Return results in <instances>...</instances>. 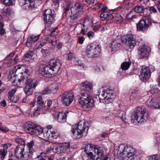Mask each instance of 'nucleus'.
I'll return each instance as SVG.
<instances>
[{
    "instance_id": "nucleus-1",
    "label": "nucleus",
    "mask_w": 160,
    "mask_h": 160,
    "mask_svg": "<svg viewBox=\"0 0 160 160\" xmlns=\"http://www.w3.org/2000/svg\"><path fill=\"white\" fill-rule=\"evenodd\" d=\"M89 127L86 124L85 121L82 120L76 125L72 126L71 135L74 139H78L82 136H86L88 132Z\"/></svg>"
},
{
    "instance_id": "nucleus-2",
    "label": "nucleus",
    "mask_w": 160,
    "mask_h": 160,
    "mask_svg": "<svg viewBox=\"0 0 160 160\" xmlns=\"http://www.w3.org/2000/svg\"><path fill=\"white\" fill-rule=\"evenodd\" d=\"M149 117L148 112L144 107H139L134 111L131 118V122L136 125L146 121Z\"/></svg>"
},
{
    "instance_id": "nucleus-3",
    "label": "nucleus",
    "mask_w": 160,
    "mask_h": 160,
    "mask_svg": "<svg viewBox=\"0 0 160 160\" xmlns=\"http://www.w3.org/2000/svg\"><path fill=\"white\" fill-rule=\"evenodd\" d=\"M118 151L122 156H125L122 158V160H134L136 157L135 150L131 146L121 144L118 147Z\"/></svg>"
},
{
    "instance_id": "nucleus-4",
    "label": "nucleus",
    "mask_w": 160,
    "mask_h": 160,
    "mask_svg": "<svg viewBox=\"0 0 160 160\" xmlns=\"http://www.w3.org/2000/svg\"><path fill=\"white\" fill-rule=\"evenodd\" d=\"M79 102L83 109L86 111L90 110L94 106L93 100L91 96L87 93L80 95Z\"/></svg>"
},
{
    "instance_id": "nucleus-5",
    "label": "nucleus",
    "mask_w": 160,
    "mask_h": 160,
    "mask_svg": "<svg viewBox=\"0 0 160 160\" xmlns=\"http://www.w3.org/2000/svg\"><path fill=\"white\" fill-rule=\"evenodd\" d=\"M101 51V47L100 45L92 43L87 46L86 54L89 58H95L99 56Z\"/></svg>"
},
{
    "instance_id": "nucleus-6",
    "label": "nucleus",
    "mask_w": 160,
    "mask_h": 160,
    "mask_svg": "<svg viewBox=\"0 0 160 160\" xmlns=\"http://www.w3.org/2000/svg\"><path fill=\"white\" fill-rule=\"evenodd\" d=\"M14 151L15 156L19 159H27L32 155L31 152L27 149H25L24 145H18L15 148Z\"/></svg>"
},
{
    "instance_id": "nucleus-7",
    "label": "nucleus",
    "mask_w": 160,
    "mask_h": 160,
    "mask_svg": "<svg viewBox=\"0 0 160 160\" xmlns=\"http://www.w3.org/2000/svg\"><path fill=\"white\" fill-rule=\"evenodd\" d=\"M102 98H100L99 99L102 100V102L105 104H108L112 102L114 99L113 91L108 89L102 94Z\"/></svg>"
},
{
    "instance_id": "nucleus-8",
    "label": "nucleus",
    "mask_w": 160,
    "mask_h": 160,
    "mask_svg": "<svg viewBox=\"0 0 160 160\" xmlns=\"http://www.w3.org/2000/svg\"><path fill=\"white\" fill-rule=\"evenodd\" d=\"M152 22L147 18L144 17L137 24V28L138 31H144L151 25Z\"/></svg>"
},
{
    "instance_id": "nucleus-9",
    "label": "nucleus",
    "mask_w": 160,
    "mask_h": 160,
    "mask_svg": "<svg viewBox=\"0 0 160 160\" xmlns=\"http://www.w3.org/2000/svg\"><path fill=\"white\" fill-rule=\"evenodd\" d=\"M62 61L58 59H52L49 62L48 66L51 71L58 72L62 66Z\"/></svg>"
},
{
    "instance_id": "nucleus-10",
    "label": "nucleus",
    "mask_w": 160,
    "mask_h": 160,
    "mask_svg": "<svg viewBox=\"0 0 160 160\" xmlns=\"http://www.w3.org/2000/svg\"><path fill=\"white\" fill-rule=\"evenodd\" d=\"M122 40L124 42H128L127 46L131 50L136 45L135 40L133 35L131 34H128L126 36H123L122 38Z\"/></svg>"
},
{
    "instance_id": "nucleus-11",
    "label": "nucleus",
    "mask_w": 160,
    "mask_h": 160,
    "mask_svg": "<svg viewBox=\"0 0 160 160\" xmlns=\"http://www.w3.org/2000/svg\"><path fill=\"white\" fill-rule=\"evenodd\" d=\"M94 152L97 155L96 157L95 155H93L91 158V160H102L104 157V152L102 148L98 146H94Z\"/></svg>"
},
{
    "instance_id": "nucleus-12",
    "label": "nucleus",
    "mask_w": 160,
    "mask_h": 160,
    "mask_svg": "<svg viewBox=\"0 0 160 160\" xmlns=\"http://www.w3.org/2000/svg\"><path fill=\"white\" fill-rule=\"evenodd\" d=\"M150 67L142 66L140 71L139 78L142 81L148 80L150 76Z\"/></svg>"
},
{
    "instance_id": "nucleus-13",
    "label": "nucleus",
    "mask_w": 160,
    "mask_h": 160,
    "mask_svg": "<svg viewBox=\"0 0 160 160\" xmlns=\"http://www.w3.org/2000/svg\"><path fill=\"white\" fill-rule=\"evenodd\" d=\"M54 11H44L43 12L44 20L46 23H51L54 21Z\"/></svg>"
},
{
    "instance_id": "nucleus-14",
    "label": "nucleus",
    "mask_w": 160,
    "mask_h": 160,
    "mask_svg": "<svg viewBox=\"0 0 160 160\" xmlns=\"http://www.w3.org/2000/svg\"><path fill=\"white\" fill-rule=\"evenodd\" d=\"M45 137L52 140L60 137V134L58 131L55 129L48 130L46 132L43 134Z\"/></svg>"
},
{
    "instance_id": "nucleus-15",
    "label": "nucleus",
    "mask_w": 160,
    "mask_h": 160,
    "mask_svg": "<svg viewBox=\"0 0 160 160\" xmlns=\"http://www.w3.org/2000/svg\"><path fill=\"white\" fill-rule=\"evenodd\" d=\"M48 66L44 64H41L38 70L39 73L42 76H45L46 77H50L52 75L51 70L49 69Z\"/></svg>"
},
{
    "instance_id": "nucleus-16",
    "label": "nucleus",
    "mask_w": 160,
    "mask_h": 160,
    "mask_svg": "<svg viewBox=\"0 0 160 160\" xmlns=\"http://www.w3.org/2000/svg\"><path fill=\"white\" fill-rule=\"evenodd\" d=\"M74 99V95L73 93L71 92L64 94L62 97L63 103L67 106L69 105Z\"/></svg>"
},
{
    "instance_id": "nucleus-17",
    "label": "nucleus",
    "mask_w": 160,
    "mask_h": 160,
    "mask_svg": "<svg viewBox=\"0 0 160 160\" xmlns=\"http://www.w3.org/2000/svg\"><path fill=\"white\" fill-rule=\"evenodd\" d=\"M139 48L138 53L140 58H144L148 56L151 50L149 47L144 45L141 46Z\"/></svg>"
},
{
    "instance_id": "nucleus-18",
    "label": "nucleus",
    "mask_w": 160,
    "mask_h": 160,
    "mask_svg": "<svg viewBox=\"0 0 160 160\" xmlns=\"http://www.w3.org/2000/svg\"><path fill=\"white\" fill-rule=\"evenodd\" d=\"M35 125L36 124L32 122H27L24 125V130L27 133L33 135V133L35 132L34 129L36 127Z\"/></svg>"
},
{
    "instance_id": "nucleus-19",
    "label": "nucleus",
    "mask_w": 160,
    "mask_h": 160,
    "mask_svg": "<svg viewBox=\"0 0 160 160\" xmlns=\"http://www.w3.org/2000/svg\"><path fill=\"white\" fill-rule=\"evenodd\" d=\"M120 44L119 41L118 40H114L111 43V45L108 49L109 52L113 53L118 50L120 46Z\"/></svg>"
},
{
    "instance_id": "nucleus-20",
    "label": "nucleus",
    "mask_w": 160,
    "mask_h": 160,
    "mask_svg": "<svg viewBox=\"0 0 160 160\" xmlns=\"http://www.w3.org/2000/svg\"><path fill=\"white\" fill-rule=\"evenodd\" d=\"M67 114L66 113H58L55 115V118L58 121L61 123L66 122L67 119Z\"/></svg>"
},
{
    "instance_id": "nucleus-21",
    "label": "nucleus",
    "mask_w": 160,
    "mask_h": 160,
    "mask_svg": "<svg viewBox=\"0 0 160 160\" xmlns=\"http://www.w3.org/2000/svg\"><path fill=\"white\" fill-rule=\"evenodd\" d=\"M94 146H95V145L91 144H86L84 149V151L88 156L90 157L91 159V158L92 157L93 155V153L91 151H94Z\"/></svg>"
},
{
    "instance_id": "nucleus-22",
    "label": "nucleus",
    "mask_w": 160,
    "mask_h": 160,
    "mask_svg": "<svg viewBox=\"0 0 160 160\" xmlns=\"http://www.w3.org/2000/svg\"><path fill=\"white\" fill-rule=\"evenodd\" d=\"M131 94L130 98L131 100L134 101L140 98L141 95L138 89H134L131 92Z\"/></svg>"
},
{
    "instance_id": "nucleus-23",
    "label": "nucleus",
    "mask_w": 160,
    "mask_h": 160,
    "mask_svg": "<svg viewBox=\"0 0 160 160\" xmlns=\"http://www.w3.org/2000/svg\"><path fill=\"white\" fill-rule=\"evenodd\" d=\"M40 41L42 43L45 45L48 42L49 43H51L53 46H55L57 43V40L55 38L52 39L48 37H46L44 38H42Z\"/></svg>"
},
{
    "instance_id": "nucleus-24",
    "label": "nucleus",
    "mask_w": 160,
    "mask_h": 160,
    "mask_svg": "<svg viewBox=\"0 0 160 160\" xmlns=\"http://www.w3.org/2000/svg\"><path fill=\"white\" fill-rule=\"evenodd\" d=\"M39 36L40 35L37 36L31 35L29 36L27 40V45L28 46V45L30 46V44L36 42L39 38Z\"/></svg>"
},
{
    "instance_id": "nucleus-25",
    "label": "nucleus",
    "mask_w": 160,
    "mask_h": 160,
    "mask_svg": "<svg viewBox=\"0 0 160 160\" xmlns=\"http://www.w3.org/2000/svg\"><path fill=\"white\" fill-rule=\"evenodd\" d=\"M26 84L35 88L37 85L38 82L35 79H28L26 80Z\"/></svg>"
},
{
    "instance_id": "nucleus-26",
    "label": "nucleus",
    "mask_w": 160,
    "mask_h": 160,
    "mask_svg": "<svg viewBox=\"0 0 160 160\" xmlns=\"http://www.w3.org/2000/svg\"><path fill=\"white\" fill-rule=\"evenodd\" d=\"M92 86L91 83L85 81L81 84V90L89 91L92 89Z\"/></svg>"
},
{
    "instance_id": "nucleus-27",
    "label": "nucleus",
    "mask_w": 160,
    "mask_h": 160,
    "mask_svg": "<svg viewBox=\"0 0 160 160\" xmlns=\"http://www.w3.org/2000/svg\"><path fill=\"white\" fill-rule=\"evenodd\" d=\"M34 128L35 132L33 133V135L39 136L42 134L43 132V129L40 126L36 124Z\"/></svg>"
},
{
    "instance_id": "nucleus-28",
    "label": "nucleus",
    "mask_w": 160,
    "mask_h": 160,
    "mask_svg": "<svg viewBox=\"0 0 160 160\" xmlns=\"http://www.w3.org/2000/svg\"><path fill=\"white\" fill-rule=\"evenodd\" d=\"M71 14L70 17L72 19H77L81 15V11H70Z\"/></svg>"
},
{
    "instance_id": "nucleus-29",
    "label": "nucleus",
    "mask_w": 160,
    "mask_h": 160,
    "mask_svg": "<svg viewBox=\"0 0 160 160\" xmlns=\"http://www.w3.org/2000/svg\"><path fill=\"white\" fill-rule=\"evenodd\" d=\"M25 79V78L23 77H21L20 78H18V80L16 79H13L12 77L11 79V80L12 81L13 85L17 86H19L20 85L21 82H24Z\"/></svg>"
},
{
    "instance_id": "nucleus-30",
    "label": "nucleus",
    "mask_w": 160,
    "mask_h": 160,
    "mask_svg": "<svg viewBox=\"0 0 160 160\" xmlns=\"http://www.w3.org/2000/svg\"><path fill=\"white\" fill-rule=\"evenodd\" d=\"M23 2H24V5L29 3V4L28 5L29 9H31L34 8L35 3L34 0H24Z\"/></svg>"
},
{
    "instance_id": "nucleus-31",
    "label": "nucleus",
    "mask_w": 160,
    "mask_h": 160,
    "mask_svg": "<svg viewBox=\"0 0 160 160\" xmlns=\"http://www.w3.org/2000/svg\"><path fill=\"white\" fill-rule=\"evenodd\" d=\"M111 15L112 17V19L116 21H121L122 20V17L119 14L112 13L111 14Z\"/></svg>"
},
{
    "instance_id": "nucleus-32",
    "label": "nucleus",
    "mask_w": 160,
    "mask_h": 160,
    "mask_svg": "<svg viewBox=\"0 0 160 160\" xmlns=\"http://www.w3.org/2000/svg\"><path fill=\"white\" fill-rule=\"evenodd\" d=\"M16 91L17 89L16 88H14L12 89V90L8 92V98L12 102H16L15 100H13L14 97L13 96Z\"/></svg>"
},
{
    "instance_id": "nucleus-33",
    "label": "nucleus",
    "mask_w": 160,
    "mask_h": 160,
    "mask_svg": "<svg viewBox=\"0 0 160 160\" xmlns=\"http://www.w3.org/2000/svg\"><path fill=\"white\" fill-rule=\"evenodd\" d=\"M144 9L152 10H156L153 7H150L148 8H144L141 5L136 6L133 8V10H144Z\"/></svg>"
},
{
    "instance_id": "nucleus-34",
    "label": "nucleus",
    "mask_w": 160,
    "mask_h": 160,
    "mask_svg": "<svg viewBox=\"0 0 160 160\" xmlns=\"http://www.w3.org/2000/svg\"><path fill=\"white\" fill-rule=\"evenodd\" d=\"M93 24L92 21L91 19H86L84 22L82 24V27L84 28L86 26L87 28L89 27L92 25Z\"/></svg>"
},
{
    "instance_id": "nucleus-35",
    "label": "nucleus",
    "mask_w": 160,
    "mask_h": 160,
    "mask_svg": "<svg viewBox=\"0 0 160 160\" xmlns=\"http://www.w3.org/2000/svg\"><path fill=\"white\" fill-rule=\"evenodd\" d=\"M32 88H33L32 87L26 84L24 88V92L27 95L29 96L32 93Z\"/></svg>"
},
{
    "instance_id": "nucleus-36",
    "label": "nucleus",
    "mask_w": 160,
    "mask_h": 160,
    "mask_svg": "<svg viewBox=\"0 0 160 160\" xmlns=\"http://www.w3.org/2000/svg\"><path fill=\"white\" fill-rule=\"evenodd\" d=\"M131 64V62H124L122 63L121 67L122 69L127 70L129 68Z\"/></svg>"
},
{
    "instance_id": "nucleus-37",
    "label": "nucleus",
    "mask_w": 160,
    "mask_h": 160,
    "mask_svg": "<svg viewBox=\"0 0 160 160\" xmlns=\"http://www.w3.org/2000/svg\"><path fill=\"white\" fill-rule=\"evenodd\" d=\"M1 2L6 6L12 5L15 3V0H0Z\"/></svg>"
},
{
    "instance_id": "nucleus-38",
    "label": "nucleus",
    "mask_w": 160,
    "mask_h": 160,
    "mask_svg": "<svg viewBox=\"0 0 160 160\" xmlns=\"http://www.w3.org/2000/svg\"><path fill=\"white\" fill-rule=\"evenodd\" d=\"M136 11L138 13H141L142 12L144 15H145L146 17H148L149 18H151V13H152L151 11Z\"/></svg>"
},
{
    "instance_id": "nucleus-39",
    "label": "nucleus",
    "mask_w": 160,
    "mask_h": 160,
    "mask_svg": "<svg viewBox=\"0 0 160 160\" xmlns=\"http://www.w3.org/2000/svg\"><path fill=\"white\" fill-rule=\"evenodd\" d=\"M46 156L44 153H42L40 155L34 159V160H46Z\"/></svg>"
},
{
    "instance_id": "nucleus-40",
    "label": "nucleus",
    "mask_w": 160,
    "mask_h": 160,
    "mask_svg": "<svg viewBox=\"0 0 160 160\" xmlns=\"http://www.w3.org/2000/svg\"><path fill=\"white\" fill-rule=\"evenodd\" d=\"M149 160H160V155L155 154L150 155L148 158Z\"/></svg>"
},
{
    "instance_id": "nucleus-41",
    "label": "nucleus",
    "mask_w": 160,
    "mask_h": 160,
    "mask_svg": "<svg viewBox=\"0 0 160 160\" xmlns=\"http://www.w3.org/2000/svg\"><path fill=\"white\" fill-rule=\"evenodd\" d=\"M55 150L56 151V152L58 153H60L65 152L62 145L55 147Z\"/></svg>"
},
{
    "instance_id": "nucleus-42",
    "label": "nucleus",
    "mask_w": 160,
    "mask_h": 160,
    "mask_svg": "<svg viewBox=\"0 0 160 160\" xmlns=\"http://www.w3.org/2000/svg\"><path fill=\"white\" fill-rule=\"evenodd\" d=\"M7 153V150L4 149H2L0 150V154L2 156L1 158L2 160H3Z\"/></svg>"
},
{
    "instance_id": "nucleus-43",
    "label": "nucleus",
    "mask_w": 160,
    "mask_h": 160,
    "mask_svg": "<svg viewBox=\"0 0 160 160\" xmlns=\"http://www.w3.org/2000/svg\"><path fill=\"white\" fill-rule=\"evenodd\" d=\"M100 17L101 18H109V17H111V14H108L106 12H103L100 15Z\"/></svg>"
},
{
    "instance_id": "nucleus-44",
    "label": "nucleus",
    "mask_w": 160,
    "mask_h": 160,
    "mask_svg": "<svg viewBox=\"0 0 160 160\" xmlns=\"http://www.w3.org/2000/svg\"><path fill=\"white\" fill-rule=\"evenodd\" d=\"M158 91V88L156 86H153L152 87L151 89L150 90V92L151 93H157L156 95L159 92L157 93Z\"/></svg>"
},
{
    "instance_id": "nucleus-45",
    "label": "nucleus",
    "mask_w": 160,
    "mask_h": 160,
    "mask_svg": "<svg viewBox=\"0 0 160 160\" xmlns=\"http://www.w3.org/2000/svg\"><path fill=\"white\" fill-rule=\"evenodd\" d=\"M83 6L82 4L79 2L76 3L74 5V8L76 10H82L83 9Z\"/></svg>"
},
{
    "instance_id": "nucleus-46",
    "label": "nucleus",
    "mask_w": 160,
    "mask_h": 160,
    "mask_svg": "<svg viewBox=\"0 0 160 160\" xmlns=\"http://www.w3.org/2000/svg\"><path fill=\"white\" fill-rule=\"evenodd\" d=\"M34 144V141L33 140L31 141L30 142L28 143L27 145L28 147V149H27L28 150H30L32 152V148Z\"/></svg>"
},
{
    "instance_id": "nucleus-47",
    "label": "nucleus",
    "mask_w": 160,
    "mask_h": 160,
    "mask_svg": "<svg viewBox=\"0 0 160 160\" xmlns=\"http://www.w3.org/2000/svg\"><path fill=\"white\" fill-rule=\"evenodd\" d=\"M62 145L65 152H66L67 150L68 151L69 148L70 144L68 143H64Z\"/></svg>"
},
{
    "instance_id": "nucleus-48",
    "label": "nucleus",
    "mask_w": 160,
    "mask_h": 160,
    "mask_svg": "<svg viewBox=\"0 0 160 160\" xmlns=\"http://www.w3.org/2000/svg\"><path fill=\"white\" fill-rule=\"evenodd\" d=\"M15 141L16 142L18 143L19 145H24L25 144L24 140L20 138H17L16 139Z\"/></svg>"
},
{
    "instance_id": "nucleus-49",
    "label": "nucleus",
    "mask_w": 160,
    "mask_h": 160,
    "mask_svg": "<svg viewBox=\"0 0 160 160\" xmlns=\"http://www.w3.org/2000/svg\"><path fill=\"white\" fill-rule=\"evenodd\" d=\"M37 103L38 104H44V102L42 101V98L41 97L39 96L37 98Z\"/></svg>"
},
{
    "instance_id": "nucleus-50",
    "label": "nucleus",
    "mask_w": 160,
    "mask_h": 160,
    "mask_svg": "<svg viewBox=\"0 0 160 160\" xmlns=\"http://www.w3.org/2000/svg\"><path fill=\"white\" fill-rule=\"evenodd\" d=\"M51 92V90L48 88H46L43 91H42L40 93L42 95H45L50 93Z\"/></svg>"
},
{
    "instance_id": "nucleus-51",
    "label": "nucleus",
    "mask_w": 160,
    "mask_h": 160,
    "mask_svg": "<svg viewBox=\"0 0 160 160\" xmlns=\"http://www.w3.org/2000/svg\"><path fill=\"white\" fill-rule=\"evenodd\" d=\"M37 108L36 109V110L39 111L42 109H44L46 108V106L44 105V104H38Z\"/></svg>"
},
{
    "instance_id": "nucleus-52",
    "label": "nucleus",
    "mask_w": 160,
    "mask_h": 160,
    "mask_svg": "<svg viewBox=\"0 0 160 160\" xmlns=\"http://www.w3.org/2000/svg\"><path fill=\"white\" fill-rule=\"evenodd\" d=\"M33 55V53L32 52H30L27 53L25 55V57L26 58H32Z\"/></svg>"
},
{
    "instance_id": "nucleus-53",
    "label": "nucleus",
    "mask_w": 160,
    "mask_h": 160,
    "mask_svg": "<svg viewBox=\"0 0 160 160\" xmlns=\"http://www.w3.org/2000/svg\"><path fill=\"white\" fill-rule=\"evenodd\" d=\"M87 36L90 39H91L94 36V34L92 32L90 31L87 33Z\"/></svg>"
},
{
    "instance_id": "nucleus-54",
    "label": "nucleus",
    "mask_w": 160,
    "mask_h": 160,
    "mask_svg": "<svg viewBox=\"0 0 160 160\" xmlns=\"http://www.w3.org/2000/svg\"><path fill=\"white\" fill-rule=\"evenodd\" d=\"M45 44L42 43V42L40 41V42H38L36 44V47L37 49L39 48H41Z\"/></svg>"
},
{
    "instance_id": "nucleus-55",
    "label": "nucleus",
    "mask_w": 160,
    "mask_h": 160,
    "mask_svg": "<svg viewBox=\"0 0 160 160\" xmlns=\"http://www.w3.org/2000/svg\"><path fill=\"white\" fill-rule=\"evenodd\" d=\"M15 53L13 52H11L6 58H5V60H8L12 58L14 56Z\"/></svg>"
},
{
    "instance_id": "nucleus-56",
    "label": "nucleus",
    "mask_w": 160,
    "mask_h": 160,
    "mask_svg": "<svg viewBox=\"0 0 160 160\" xmlns=\"http://www.w3.org/2000/svg\"><path fill=\"white\" fill-rule=\"evenodd\" d=\"M85 38L83 37H81L79 38L78 42L80 44H82L85 40Z\"/></svg>"
},
{
    "instance_id": "nucleus-57",
    "label": "nucleus",
    "mask_w": 160,
    "mask_h": 160,
    "mask_svg": "<svg viewBox=\"0 0 160 160\" xmlns=\"http://www.w3.org/2000/svg\"><path fill=\"white\" fill-rule=\"evenodd\" d=\"M95 69L97 71H100L103 69V67L102 66L99 65L96 66V67L95 68Z\"/></svg>"
},
{
    "instance_id": "nucleus-58",
    "label": "nucleus",
    "mask_w": 160,
    "mask_h": 160,
    "mask_svg": "<svg viewBox=\"0 0 160 160\" xmlns=\"http://www.w3.org/2000/svg\"><path fill=\"white\" fill-rule=\"evenodd\" d=\"M101 27V26L99 25H96L93 27V30H94L95 31H96L99 30Z\"/></svg>"
},
{
    "instance_id": "nucleus-59",
    "label": "nucleus",
    "mask_w": 160,
    "mask_h": 160,
    "mask_svg": "<svg viewBox=\"0 0 160 160\" xmlns=\"http://www.w3.org/2000/svg\"><path fill=\"white\" fill-rule=\"evenodd\" d=\"M9 131V130L6 128L3 127H0V131H2L4 132H6Z\"/></svg>"
},
{
    "instance_id": "nucleus-60",
    "label": "nucleus",
    "mask_w": 160,
    "mask_h": 160,
    "mask_svg": "<svg viewBox=\"0 0 160 160\" xmlns=\"http://www.w3.org/2000/svg\"><path fill=\"white\" fill-rule=\"evenodd\" d=\"M36 101L35 99H33L29 103L30 107H33L34 106Z\"/></svg>"
},
{
    "instance_id": "nucleus-61",
    "label": "nucleus",
    "mask_w": 160,
    "mask_h": 160,
    "mask_svg": "<svg viewBox=\"0 0 160 160\" xmlns=\"http://www.w3.org/2000/svg\"><path fill=\"white\" fill-rule=\"evenodd\" d=\"M77 63H78V65L81 68H83L85 66L84 65L83 63H82V62L81 60H78L77 61Z\"/></svg>"
},
{
    "instance_id": "nucleus-62",
    "label": "nucleus",
    "mask_w": 160,
    "mask_h": 160,
    "mask_svg": "<svg viewBox=\"0 0 160 160\" xmlns=\"http://www.w3.org/2000/svg\"><path fill=\"white\" fill-rule=\"evenodd\" d=\"M1 27L0 29V34L1 35H3L6 33L5 30L2 27Z\"/></svg>"
},
{
    "instance_id": "nucleus-63",
    "label": "nucleus",
    "mask_w": 160,
    "mask_h": 160,
    "mask_svg": "<svg viewBox=\"0 0 160 160\" xmlns=\"http://www.w3.org/2000/svg\"><path fill=\"white\" fill-rule=\"evenodd\" d=\"M22 101L23 102L28 103L29 102V99L27 97H26L22 99Z\"/></svg>"
},
{
    "instance_id": "nucleus-64",
    "label": "nucleus",
    "mask_w": 160,
    "mask_h": 160,
    "mask_svg": "<svg viewBox=\"0 0 160 160\" xmlns=\"http://www.w3.org/2000/svg\"><path fill=\"white\" fill-rule=\"evenodd\" d=\"M1 104L3 107H5L7 105L6 101L5 100H3L1 102Z\"/></svg>"
}]
</instances>
